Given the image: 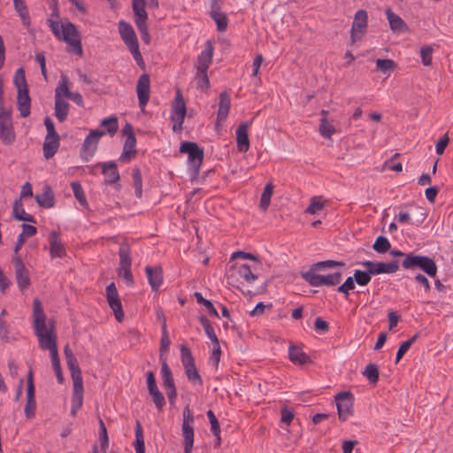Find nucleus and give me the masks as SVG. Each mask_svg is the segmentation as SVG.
<instances>
[{"mask_svg": "<svg viewBox=\"0 0 453 453\" xmlns=\"http://www.w3.org/2000/svg\"><path fill=\"white\" fill-rule=\"evenodd\" d=\"M135 451L136 453H145L143 431L140 421L135 424Z\"/></svg>", "mask_w": 453, "mask_h": 453, "instance_id": "79ce46f5", "label": "nucleus"}, {"mask_svg": "<svg viewBox=\"0 0 453 453\" xmlns=\"http://www.w3.org/2000/svg\"><path fill=\"white\" fill-rule=\"evenodd\" d=\"M71 188L73 189V195H74L75 198L79 201V203L81 205H86L87 204V199H86L85 194L83 192L82 187L80 184V182H77V181L72 182L71 183Z\"/></svg>", "mask_w": 453, "mask_h": 453, "instance_id": "bf43d9fd", "label": "nucleus"}, {"mask_svg": "<svg viewBox=\"0 0 453 453\" xmlns=\"http://www.w3.org/2000/svg\"><path fill=\"white\" fill-rule=\"evenodd\" d=\"M119 268L122 267H131L132 259H131V249L128 243L124 242L120 244L119 250Z\"/></svg>", "mask_w": 453, "mask_h": 453, "instance_id": "4c0bfd02", "label": "nucleus"}, {"mask_svg": "<svg viewBox=\"0 0 453 453\" xmlns=\"http://www.w3.org/2000/svg\"><path fill=\"white\" fill-rule=\"evenodd\" d=\"M249 122H242L236 130L237 149L241 152H246L250 149V140L248 135Z\"/></svg>", "mask_w": 453, "mask_h": 453, "instance_id": "5701e85b", "label": "nucleus"}, {"mask_svg": "<svg viewBox=\"0 0 453 453\" xmlns=\"http://www.w3.org/2000/svg\"><path fill=\"white\" fill-rule=\"evenodd\" d=\"M0 140L5 145H12L16 140L11 111H0Z\"/></svg>", "mask_w": 453, "mask_h": 453, "instance_id": "9b49d317", "label": "nucleus"}, {"mask_svg": "<svg viewBox=\"0 0 453 453\" xmlns=\"http://www.w3.org/2000/svg\"><path fill=\"white\" fill-rule=\"evenodd\" d=\"M136 92L139 106L142 111L147 105L150 96V80L148 73H142L137 81Z\"/></svg>", "mask_w": 453, "mask_h": 453, "instance_id": "2eb2a0df", "label": "nucleus"}, {"mask_svg": "<svg viewBox=\"0 0 453 453\" xmlns=\"http://www.w3.org/2000/svg\"><path fill=\"white\" fill-rule=\"evenodd\" d=\"M127 47L128 48L129 51L133 55V58L135 60L136 64L140 67L144 68L145 63H144L143 58L140 52V50H139L138 40L127 44Z\"/></svg>", "mask_w": 453, "mask_h": 453, "instance_id": "de8ad7c7", "label": "nucleus"}, {"mask_svg": "<svg viewBox=\"0 0 453 453\" xmlns=\"http://www.w3.org/2000/svg\"><path fill=\"white\" fill-rule=\"evenodd\" d=\"M33 327L37 336L40 348L44 350H49L50 356L53 353H58L54 322L50 321L49 323V328H47L46 315L42 304L38 298H35L33 302Z\"/></svg>", "mask_w": 453, "mask_h": 453, "instance_id": "f257e3e1", "label": "nucleus"}, {"mask_svg": "<svg viewBox=\"0 0 453 453\" xmlns=\"http://www.w3.org/2000/svg\"><path fill=\"white\" fill-rule=\"evenodd\" d=\"M83 382L73 383V392L72 395L71 414L75 417L77 411L81 408L83 403Z\"/></svg>", "mask_w": 453, "mask_h": 453, "instance_id": "a878e982", "label": "nucleus"}, {"mask_svg": "<svg viewBox=\"0 0 453 453\" xmlns=\"http://www.w3.org/2000/svg\"><path fill=\"white\" fill-rule=\"evenodd\" d=\"M59 142L60 138L58 134L51 136L46 135L42 147L45 158L50 159L56 154L60 145Z\"/></svg>", "mask_w": 453, "mask_h": 453, "instance_id": "bb28decb", "label": "nucleus"}, {"mask_svg": "<svg viewBox=\"0 0 453 453\" xmlns=\"http://www.w3.org/2000/svg\"><path fill=\"white\" fill-rule=\"evenodd\" d=\"M53 370L56 373L58 383L64 382V376L61 369L60 359L58 353H53L50 356Z\"/></svg>", "mask_w": 453, "mask_h": 453, "instance_id": "6e6d98bb", "label": "nucleus"}, {"mask_svg": "<svg viewBox=\"0 0 453 453\" xmlns=\"http://www.w3.org/2000/svg\"><path fill=\"white\" fill-rule=\"evenodd\" d=\"M31 99L28 95L27 88H19L17 96V108L22 118H27L30 115Z\"/></svg>", "mask_w": 453, "mask_h": 453, "instance_id": "412c9836", "label": "nucleus"}, {"mask_svg": "<svg viewBox=\"0 0 453 453\" xmlns=\"http://www.w3.org/2000/svg\"><path fill=\"white\" fill-rule=\"evenodd\" d=\"M135 144H136V139H135L134 134H129L128 137H127L125 144H124L123 153L120 157L121 160H124L125 157H127L131 154L135 153V150H134Z\"/></svg>", "mask_w": 453, "mask_h": 453, "instance_id": "3c124183", "label": "nucleus"}, {"mask_svg": "<svg viewBox=\"0 0 453 453\" xmlns=\"http://www.w3.org/2000/svg\"><path fill=\"white\" fill-rule=\"evenodd\" d=\"M12 216L15 219L19 221L36 223L35 217L31 214L27 213L25 210L22 208L20 199H16L13 203Z\"/></svg>", "mask_w": 453, "mask_h": 453, "instance_id": "f704fd0d", "label": "nucleus"}, {"mask_svg": "<svg viewBox=\"0 0 453 453\" xmlns=\"http://www.w3.org/2000/svg\"><path fill=\"white\" fill-rule=\"evenodd\" d=\"M344 263L335 260H325L313 264L309 271H318L324 268H332L335 266H343Z\"/></svg>", "mask_w": 453, "mask_h": 453, "instance_id": "5fc2aeb1", "label": "nucleus"}, {"mask_svg": "<svg viewBox=\"0 0 453 453\" xmlns=\"http://www.w3.org/2000/svg\"><path fill=\"white\" fill-rule=\"evenodd\" d=\"M199 321L202 324L206 335L211 341L212 345L219 344V340L216 335L214 328L211 326L210 320L203 315L199 317Z\"/></svg>", "mask_w": 453, "mask_h": 453, "instance_id": "ea45409f", "label": "nucleus"}, {"mask_svg": "<svg viewBox=\"0 0 453 453\" xmlns=\"http://www.w3.org/2000/svg\"><path fill=\"white\" fill-rule=\"evenodd\" d=\"M385 13L390 28L394 32H402L407 29V26L403 19L399 15L394 13L391 9H387Z\"/></svg>", "mask_w": 453, "mask_h": 453, "instance_id": "c9c22d12", "label": "nucleus"}, {"mask_svg": "<svg viewBox=\"0 0 453 453\" xmlns=\"http://www.w3.org/2000/svg\"><path fill=\"white\" fill-rule=\"evenodd\" d=\"M325 207V203L318 200L317 197H312L311 203L305 209L306 213L315 214L317 211L322 210Z\"/></svg>", "mask_w": 453, "mask_h": 453, "instance_id": "338daca9", "label": "nucleus"}, {"mask_svg": "<svg viewBox=\"0 0 453 453\" xmlns=\"http://www.w3.org/2000/svg\"><path fill=\"white\" fill-rule=\"evenodd\" d=\"M182 416L181 432L184 438V453H192L194 445V416L189 404L184 407Z\"/></svg>", "mask_w": 453, "mask_h": 453, "instance_id": "6e6552de", "label": "nucleus"}, {"mask_svg": "<svg viewBox=\"0 0 453 453\" xmlns=\"http://www.w3.org/2000/svg\"><path fill=\"white\" fill-rule=\"evenodd\" d=\"M230 96L226 91H223L219 95V111L217 114V122H224L228 115L230 109Z\"/></svg>", "mask_w": 453, "mask_h": 453, "instance_id": "7c9ffc66", "label": "nucleus"}, {"mask_svg": "<svg viewBox=\"0 0 453 453\" xmlns=\"http://www.w3.org/2000/svg\"><path fill=\"white\" fill-rule=\"evenodd\" d=\"M171 344L169 334L167 331V326H165L164 328H162V335L160 339V347H159V359L161 363L163 360H166V357L164 356L168 352L169 346Z\"/></svg>", "mask_w": 453, "mask_h": 453, "instance_id": "a19ab883", "label": "nucleus"}, {"mask_svg": "<svg viewBox=\"0 0 453 453\" xmlns=\"http://www.w3.org/2000/svg\"><path fill=\"white\" fill-rule=\"evenodd\" d=\"M362 265L365 268H369V273H372V275L394 273L399 269L398 261L396 260L388 263L364 261L362 262Z\"/></svg>", "mask_w": 453, "mask_h": 453, "instance_id": "dca6fc26", "label": "nucleus"}, {"mask_svg": "<svg viewBox=\"0 0 453 453\" xmlns=\"http://www.w3.org/2000/svg\"><path fill=\"white\" fill-rule=\"evenodd\" d=\"M194 296L196 297V302H197L199 304L203 305V306L207 309L208 312H209L211 315L215 316V317H217V318H219V313H218V311H217V310L215 309V307H214V305H213V303H212L211 301H209V300H207V299L203 298V296H202V294H201V293H199V292H195Z\"/></svg>", "mask_w": 453, "mask_h": 453, "instance_id": "864d4df0", "label": "nucleus"}, {"mask_svg": "<svg viewBox=\"0 0 453 453\" xmlns=\"http://www.w3.org/2000/svg\"><path fill=\"white\" fill-rule=\"evenodd\" d=\"M127 47L128 48L129 51L133 55V58L135 60L136 64L140 67L144 68L145 63H144L143 58L140 52V50H139L138 40L127 44Z\"/></svg>", "mask_w": 453, "mask_h": 453, "instance_id": "09e8293b", "label": "nucleus"}, {"mask_svg": "<svg viewBox=\"0 0 453 453\" xmlns=\"http://www.w3.org/2000/svg\"><path fill=\"white\" fill-rule=\"evenodd\" d=\"M211 18L217 24V29L219 32L226 31L228 24V19L226 14L220 11H211L210 12Z\"/></svg>", "mask_w": 453, "mask_h": 453, "instance_id": "58836bf2", "label": "nucleus"}, {"mask_svg": "<svg viewBox=\"0 0 453 453\" xmlns=\"http://www.w3.org/2000/svg\"><path fill=\"white\" fill-rule=\"evenodd\" d=\"M316 271H308L302 273V278L312 287L328 286L333 287L338 285L342 280V273L335 272L327 275H319Z\"/></svg>", "mask_w": 453, "mask_h": 453, "instance_id": "0eeeda50", "label": "nucleus"}, {"mask_svg": "<svg viewBox=\"0 0 453 453\" xmlns=\"http://www.w3.org/2000/svg\"><path fill=\"white\" fill-rule=\"evenodd\" d=\"M213 56V46L212 43L208 41L206 42L205 49L202 51V53L198 56L197 58V68L196 73H207V70L212 61Z\"/></svg>", "mask_w": 453, "mask_h": 453, "instance_id": "4be33fe9", "label": "nucleus"}, {"mask_svg": "<svg viewBox=\"0 0 453 453\" xmlns=\"http://www.w3.org/2000/svg\"><path fill=\"white\" fill-rule=\"evenodd\" d=\"M68 83V77L66 75H62L55 90V98H58V95L59 96V98H63V96H68V95L72 92L69 89Z\"/></svg>", "mask_w": 453, "mask_h": 453, "instance_id": "a18cd8bd", "label": "nucleus"}, {"mask_svg": "<svg viewBox=\"0 0 453 453\" xmlns=\"http://www.w3.org/2000/svg\"><path fill=\"white\" fill-rule=\"evenodd\" d=\"M36 203L43 208H51L54 206L55 198L54 194L51 188L49 186H44L43 191L41 194H36L35 196Z\"/></svg>", "mask_w": 453, "mask_h": 453, "instance_id": "2f4dec72", "label": "nucleus"}, {"mask_svg": "<svg viewBox=\"0 0 453 453\" xmlns=\"http://www.w3.org/2000/svg\"><path fill=\"white\" fill-rule=\"evenodd\" d=\"M273 185L272 182H269L265 185V188H264V191L261 195V199H260V208L263 210V211H266L270 205V203H271V198L273 196Z\"/></svg>", "mask_w": 453, "mask_h": 453, "instance_id": "37998d69", "label": "nucleus"}, {"mask_svg": "<svg viewBox=\"0 0 453 453\" xmlns=\"http://www.w3.org/2000/svg\"><path fill=\"white\" fill-rule=\"evenodd\" d=\"M355 282L359 286H366L370 283L372 273H369V268L366 271L356 270L353 274Z\"/></svg>", "mask_w": 453, "mask_h": 453, "instance_id": "49530a36", "label": "nucleus"}, {"mask_svg": "<svg viewBox=\"0 0 453 453\" xmlns=\"http://www.w3.org/2000/svg\"><path fill=\"white\" fill-rule=\"evenodd\" d=\"M145 273L148 281L153 290H157L163 282V273L160 267L146 266Z\"/></svg>", "mask_w": 453, "mask_h": 453, "instance_id": "c756f323", "label": "nucleus"}, {"mask_svg": "<svg viewBox=\"0 0 453 453\" xmlns=\"http://www.w3.org/2000/svg\"><path fill=\"white\" fill-rule=\"evenodd\" d=\"M339 419L347 420L353 415L354 395L349 391H342L334 395Z\"/></svg>", "mask_w": 453, "mask_h": 453, "instance_id": "1a4fd4ad", "label": "nucleus"}, {"mask_svg": "<svg viewBox=\"0 0 453 453\" xmlns=\"http://www.w3.org/2000/svg\"><path fill=\"white\" fill-rule=\"evenodd\" d=\"M119 32L126 45L137 41V36L134 28L125 20H120L119 22Z\"/></svg>", "mask_w": 453, "mask_h": 453, "instance_id": "473e14b6", "label": "nucleus"}, {"mask_svg": "<svg viewBox=\"0 0 453 453\" xmlns=\"http://www.w3.org/2000/svg\"><path fill=\"white\" fill-rule=\"evenodd\" d=\"M15 275L18 286L20 290L27 288L30 285L28 270L26 268L21 257L15 256L13 257Z\"/></svg>", "mask_w": 453, "mask_h": 453, "instance_id": "6ab92c4d", "label": "nucleus"}, {"mask_svg": "<svg viewBox=\"0 0 453 453\" xmlns=\"http://www.w3.org/2000/svg\"><path fill=\"white\" fill-rule=\"evenodd\" d=\"M289 359L295 365H303L308 363H311V357L302 351L301 349L294 345L289 346L288 349Z\"/></svg>", "mask_w": 453, "mask_h": 453, "instance_id": "72a5a7b5", "label": "nucleus"}, {"mask_svg": "<svg viewBox=\"0 0 453 453\" xmlns=\"http://www.w3.org/2000/svg\"><path fill=\"white\" fill-rule=\"evenodd\" d=\"M363 375L366 377L370 383L375 384L379 380V368L377 365L369 364L363 372Z\"/></svg>", "mask_w": 453, "mask_h": 453, "instance_id": "603ef678", "label": "nucleus"}, {"mask_svg": "<svg viewBox=\"0 0 453 453\" xmlns=\"http://www.w3.org/2000/svg\"><path fill=\"white\" fill-rule=\"evenodd\" d=\"M145 0H132L135 25L147 24L148 13L145 11Z\"/></svg>", "mask_w": 453, "mask_h": 453, "instance_id": "c85d7f7f", "label": "nucleus"}, {"mask_svg": "<svg viewBox=\"0 0 453 453\" xmlns=\"http://www.w3.org/2000/svg\"><path fill=\"white\" fill-rule=\"evenodd\" d=\"M48 24L53 35L58 40L65 42L70 47H72V50H69V51L75 53L79 57H82L83 50L81 46V37L73 23L65 19L60 25L58 20L49 19Z\"/></svg>", "mask_w": 453, "mask_h": 453, "instance_id": "f03ea898", "label": "nucleus"}, {"mask_svg": "<svg viewBox=\"0 0 453 453\" xmlns=\"http://www.w3.org/2000/svg\"><path fill=\"white\" fill-rule=\"evenodd\" d=\"M319 134L327 139H331L332 135L336 132L334 125L326 119L321 118L319 123Z\"/></svg>", "mask_w": 453, "mask_h": 453, "instance_id": "c03bdc74", "label": "nucleus"}, {"mask_svg": "<svg viewBox=\"0 0 453 453\" xmlns=\"http://www.w3.org/2000/svg\"><path fill=\"white\" fill-rule=\"evenodd\" d=\"M207 417L211 424V430L213 435H217L218 433H220V426L219 423L211 410L207 411Z\"/></svg>", "mask_w": 453, "mask_h": 453, "instance_id": "69168bd1", "label": "nucleus"}, {"mask_svg": "<svg viewBox=\"0 0 453 453\" xmlns=\"http://www.w3.org/2000/svg\"><path fill=\"white\" fill-rule=\"evenodd\" d=\"M395 67V63L392 59H381L378 58L376 60V68L377 70L386 73L391 70H394Z\"/></svg>", "mask_w": 453, "mask_h": 453, "instance_id": "052dcab7", "label": "nucleus"}, {"mask_svg": "<svg viewBox=\"0 0 453 453\" xmlns=\"http://www.w3.org/2000/svg\"><path fill=\"white\" fill-rule=\"evenodd\" d=\"M147 387L153 403L158 411H162L165 405V400L163 394L157 388L155 374L152 371L147 372Z\"/></svg>", "mask_w": 453, "mask_h": 453, "instance_id": "f3484780", "label": "nucleus"}, {"mask_svg": "<svg viewBox=\"0 0 453 453\" xmlns=\"http://www.w3.org/2000/svg\"><path fill=\"white\" fill-rule=\"evenodd\" d=\"M367 12L365 10H359L356 12L350 29L351 44L359 41L366 32L367 28Z\"/></svg>", "mask_w": 453, "mask_h": 453, "instance_id": "f8f14e48", "label": "nucleus"}, {"mask_svg": "<svg viewBox=\"0 0 453 453\" xmlns=\"http://www.w3.org/2000/svg\"><path fill=\"white\" fill-rule=\"evenodd\" d=\"M355 288V280L353 277H348L345 281L338 287L337 291L342 293L346 297L349 296V291Z\"/></svg>", "mask_w": 453, "mask_h": 453, "instance_id": "680f3d73", "label": "nucleus"}, {"mask_svg": "<svg viewBox=\"0 0 453 453\" xmlns=\"http://www.w3.org/2000/svg\"><path fill=\"white\" fill-rule=\"evenodd\" d=\"M14 83L16 87L18 88V90L19 88H27V84L26 82V77H25V72L22 68H19L16 71L15 76H14Z\"/></svg>", "mask_w": 453, "mask_h": 453, "instance_id": "774afa93", "label": "nucleus"}, {"mask_svg": "<svg viewBox=\"0 0 453 453\" xmlns=\"http://www.w3.org/2000/svg\"><path fill=\"white\" fill-rule=\"evenodd\" d=\"M105 134L106 131L104 130L96 129L89 132L82 143L80 152L84 161H88L95 155L100 138Z\"/></svg>", "mask_w": 453, "mask_h": 453, "instance_id": "9d476101", "label": "nucleus"}, {"mask_svg": "<svg viewBox=\"0 0 453 453\" xmlns=\"http://www.w3.org/2000/svg\"><path fill=\"white\" fill-rule=\"evenodd\" d=\"M36 402L35 395L34 374L32 369L28 371L27 378V403L25 415L27 418H33L35 415Z\"/></svg>", "mask_w": 453, "mask_h": 453, "instance_id": "4468645a", "label": "nucleus"}, {"mask_svg": "<svg viewBox=\"0 0 453 453\" xmlns=\"http://www.w3.org/2000/svg\"><path fill=\"white\" fill-rule=\"evenodd\" d=\"M434 49L432 46H423L420 49V56L422 59V64L426 66L430 65L432 64V55Z\"/></svg>", "mask_w": 453, "mask_h": 453, "instance_id": "e2e57ef3", "label": "nucleus"}, {"mask_svg": "<svg viewBox=\"0 0 453 453\" xmlns=\"http://www.w3.org/2000/svg\"><path fill=\"white\" fill-rule=\"evenodd\" d=\"M101 126L106 127V134L113 135L117 133L119 129V121L118 118L115 116H111L106 119H104L101 121Z\"/></svg>", "mask_w": 453, "mask_h": 453, "instance_id": "8fccbe9b", "label": "nucleus"}, {"mask_svg": "<svg viewBox=\"0 0 453 453\" xmlns=\"http://www.w3.org/2000/svg\"><path fill=\"white\" fill-rule=\"evenodd\" d=\"M226 283L232 287L241 289V285L252 283L257 279L248 265H234L226 273Z\"/></svg>", "mask_w": 453, "mask_h": 453, "instance_id": "39448f33", "label": "nucleus"}, {"mask_svg": "<svg viewBox=\"0 0 453 453\" xmlns=\"http://www.w3.org/2000/svg\"><path fill=\"white\" fill-rule=\"evenodd\" d=\"M372 247L378 253H385L390 249V242L388 238L380 235L377 237Z\"/></svg>", "mask_w": 453, "mask_h": 453, "instance_id": "4d7b16f0", "label": "nucleus"}, {"mask_svg": "<svg viewBox=\"0 0 453 453\" xmlns=\"http://www.w3.org/2000/svg\"><path fill=\"white\" fill-rule=\"evenodd\" d=\"M106 298L109 306L114 312L115 319L121 322L124 319V311L121 304L120 298L114 282H111L106 287L105 289Z\"/></svg>", "mask_w": 453, "mask_h": 453, "instance_id": "ddd939ff", "label": "nucleus"}, {"mask_svg": "<svg viewBox=\"0 0 453 453\" xmlns=\"http://www.w3.org/2000/svg\"><path fill=\"white\" fill-rule=\"evenodd\" d=\"M187 114L186 102L180 88L176 90L175 98L172 104L171 119L174 118L185 119Z\"/></svg>", "mask_w": 453, "mask_h": 453, "instance_id": "b1692460", "label": "nucleus"}, {"mask_svg": "<svg viewBox=\"0 0 453 453\" xmlns=\"http://www.w3.org/2000/svg\"><path fill=\"white\" fill-rule=\"evenodd\" d=\"M180 358L188 380L194 385L202 386V377L196 366L192 352L186 345L180 346Z\"/></svg>", "mask_w": 453, "mask_h": 453, "instance_id": "423d86ee", "label": "nucleus"}, {"mask_svg": "<svg viewBox=\"0 0 453 453\" xmlns=\"http://www.w3.org/2000/svg\"><path fill=\"white\" fill-rule=\"evenodd\" d=\"M99 439L101 442V450L105 451L109 446V437L107 434L106 426L103 421V419H99Z\"/></svg>", "mask_w": 453, "mask_h": 453, "instance_id": "13d9d810", "label": "nucleus"}, {"mask_svg": "<svg viewBox=\"0 0 453 453\" xmlns=\"http://www.w3.org/2000/svg\"><path fill=\"white\" fill-rule=\"evenodd\" d=\"M162 385L165 393L177 391L173 376L166 360H163L161 364Z\"/></svg>", "mask_w": 453, "mask_h": 453, "instance_id": "393cba45", "label": "nucleus"}, {"mask_svg": "<svg viewBox=\"0 0 453 453\" xmlns=\"http://www.w3.org/2000/svg\"><path fill=\"white\" fill-rule=\"evenodd\" d=\"M196 87L198 88L208 89L210 88V81L207 73H196Z\"/></svg>", "mask_w": 453, "mask_h": 453, "instance_id": "0e129e2a", "label": "nucleus"}, {"mask_svg": "<svg viewBox=\"0 0 453 453\" xmlns=\"http://www.w3.org/2000/svg\"><path fill=\"white\" fill-rule=\"evenodd\" d=\"M102 173L104 175L106 184L116 183L119 180L117 164L113 161L102 164Z\"/></svg>", "mask_w": 453, "mask_h": 453, "instance_id": "cd10ccee", "label": "nucleus"}, {"mask_svg": "<svg viewBox=\"0 0 453 453\" xmlns=\"http://www.w3.org/2000/svg\"><path fill=\"white\" fill-rule=\"evenodd\" d=\"M64 354L65 357L67 367L71 373L73 382V383L83 382L81 370L80 368L78 360H77L76 357L74 356V354L73 353V351L70 349L68 344H66L64 348Z\"/></svg>", "mask_w": 453, "mask_h": 453, "instance_id": "a211bd4d", "label": "nucleus"}, {"mask_svg": "<svg viewBox=\"0 0 453 453\" xmlns=\"http://www.w3.org/2000/svg\"><path fill=\"white\" fill-rule=\"evenodd\" d=\"M50 254L51 258L64 257L66 254L65 248L59 238L57 231H51L49 234Z\"/></svg>", "mask_w": 453, "mask_h": 453, "instance_id": "aec40b11", "label": "nucleus"}, {"mask_svg": "<svg viewBox=\"0 0 453 453\" xmlns=\"http://www.w3.org/2000/svg\"><path fill=\"white\" fill-rule=\"evenodd\" d=\"M402 266L406 270L419 268L432 278L435 277L437 273V265L433 258L412 252L406 255L402 262Z\"/></svg>", "mask_w": 453, "mask_h": 453, "instance_id": "20e7f679", "label": "nucleus"}, {"mask_svg": "<svg viewBox=\"0 0 453 453\" xmlns=\"http://www.w3.org/2000/svg\"><path fill=\"white\" fill-rule=\"evenodd\" d=\"M69 112V104L63 98H55V116L58 121L63 122L66 119Z\"/></svg>", "mask_w": 453, "mask_h": 453, "instance_id": "e433bc0d", "label": "nucleus"}, {"mask_svg": "<svg viewBox=\"0 0 453 453\" xmlns=\"http://www.w3.org/2000/svg\"><path fill=\"white\" fill-rule=\"evenodd\" d=\"M180 152L188 154V170L192 179H196L200 172L204 152L203 149L199 147L194 142H183L180 146Z\"/></svg>", "mask_w": 453, "mask_h": 453, "instance_id": "7ed1b4c3", "label": "nucleus"}]
</instances>
